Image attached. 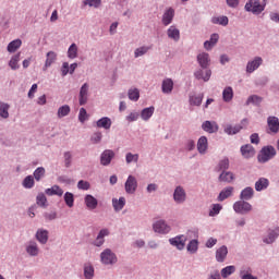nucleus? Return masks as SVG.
<instances>
[{"label": "nucleus", "mask_w": 279, "mask_h": 279, "mask_svg": "<svg viewBox=\"0 0 279 279\" xmlns=\"http://www.w3.org/2000/svg\"><path fill=\"white\" fill-rule=\"evenodd\" d=\"M243 128H247V119H243L241 121V124H238L235 126L228 124L225 128V132H226V134H239V132H241V130H243Z\"/></svg>", "instance_id": "8"}, {"label": "nucleus", "mask_w": 279, "mask_h": 279, "mask_svg": "<svg viewBox=\"0 0 279 279\" xmlns=\"http://www.w3.org/2000/svg\"><path fill=\"white\" fill-rule=\"evenodd\" d=\"M112 158H114V150L112 149H106L100 155V165L102 167H108L112 162Z\"/></svg>", "instance_id": "7"}, {"label": "nucleus", "mask_w": 279, "mask_h": 279, "mask_svg": "<svg viewBox=\"0 0 279 279\" xmlns=\"http://www.w3.org/2000/svg\"><path fill=\"white\" fill-rule=\"evenodd\" d=\"M263 64V58L256 57L253 61H250L246 65V73H254L258 66Z\"/></svg>", "instance_id": "13"}, {"label": "nucleus", "mask_w": 279, "mask_h": 279, "mask_svg": "<svg viewBox=\"0 0 279 279\" xmlns=\"http://www.w3.org/2000/svg\"><path fill=\"white\" fill-rule=\"evenodd\" d=\"M221 205L220 204H214L211 210L209 211V217H215L216 215H219L221 213Z\"/></svg>", "instance_id": "56"}, {"label": "nucleus", "mask_w": 279, "mask_h": 279, "mask_svg": "<svg viewBox=\"0 0 279 279\" xmlns=\"http://www.w3.org/2000/svg\"><path fill=\"white\" fill-rule=\"evenodd\" d=\"M46 195H58V197H62V195H64V191L58 186V185H53L52 187L46 189L45 191Z\"/></svg>", "instance_id": "25"}, {"label": "nucleus", "mask_w": 279, "mask_h": 279, "mask_svg": "<svg viewBox=\"0 0 279 279\" xmlns=\"http://www.w3.org/2000/svg\"><path fill=\"white\" fill-rule=\"evenodd\" d=\"M203 99H204V95L191 96L190 104L191 106H202Z\"/></svg>", "instance_id": "52"}, {"label": "nucleus", "mask_w": 279, "mask_h": 279, "mask_svg": "<svg viewBox=\"0 0 279 279\" xmlns=\"http://www.w3.org/2000/svg\"><path fill=\"white\" fill-rule=\"evenodd\" d=\"M234 271H236V267L227 266L221 269V276H222V278H228V276H232V274H234Z\"/></svg>", "instance_id": "48"}, {"label": "nucleus", "mask_w": 279, "mask_h": 279, "mask_svg": "<svg viewBox=\"0 0 279 279\" xmlns=\"http://www.w3.org/2000/svg\"><path fill=\"white\" fill-rule=\"evenodd\" d=\"M211 23H214V25H222L223 27H226V25H228L229 23V20L226 15L215 16L211 19Z\"/></svg>", "instance_id": "41"}, {"label": "nucleus", "mask_w": 279, "mask_h": 279, "mask_svg": "<svg viewBox=\"0 0 279 279\" xmlns=\"http://www.w3.org/2000/svg\"><path fill=\"white\" fill-rule=\"evenodd\" d=\"M97 128H104V130H110V128H112V120H110V118L105 117L99 119L96 122Z\"/></svg>", "instance_id": "27"}, {"label": "nucleus", "mask_w": 279, "mask_h": 279, "mask_svg": "<svg viewBox=\"0 0 279 279\" xmlns=\"http://www.w3.org/2000/svg\"><path fill=\"white\" fill-rule=\"evenodd\" d=\"M197 149L199 154H206V149H208V138H206V136L199 137L197 142Z\"/></svg>", "instance_id": "26"}, {"label": "nucleus", "mask_w": 279, "mask_h": 279, "mask_svg": "<svg viewBox=\"0 0 279 279\" xmlns=\"http://www.w3.org/2000/svg\"><path fill=\"white\" fill-rule=\"evenodd\" d=\"M56 60H58V54L54 51H49L46 54V62L44 65V71H47V69H49V66H51V64H53V62H56Z\"/></svg>", "instance_id": "20"}, {"label": "nucleus", "mask_w": 279, "mask_h": 279, "mask_svg": "<svg viewBox=\"0 0 279 279\" xmlns=\"http://www.w3.org/2000/svg\"><path fill=\"white\" fill-rule=\"evenodd\" d=\"M263 98L260 96H250L246 100V106H250V104H254L255 106H259V104H262Z\"/></svg>", "instance_id": "50"}, {"label": "nucleus", "mask_w": 279, "mask_h": 279, "mask_svg": "<svg viewBox=\"0 0 279 279\" xmlns=\"http://www.w3.org/2000/svg\"><path fill=\"white\" fill-rule=\"evenodd\" d=\"M234 97V90L232 87H226L222 92V99L226 102L232 101V98Z\"/></svg>", "instance_id": "39"}, {"label": "nucleus", "mask_w": 279, "mask_h": 279, "mask_svg": "<svg viewBox=\"0 0 279 279\" xmlns=\"http://www.w3.org/2000/svg\"><path fill=\"white\" fill-rule=\"evenodd\" d=\"M161 90L166 95H170V93H172L173 90V80L171 78L163 80L161 85Z\"/></svg>", "instance_id": "22"}, {"label": "nucleus", "mask_w": 279, "mask_h": 279, "mask_svg": "<svg viewBox=\"0 0 279 279\" xmlns=\"http://www.w3.org/2000/svg\"><path fill=\"white\" fill-rule=\"evenodd\" d=\"M268 134H278L279 132V119L277 117L270 116L267 119Z\"/></svg>", "instance_id": "6"}, {"label": "nucleus", "mask_w": 279, "mask_h": 279, "mask_svg": "<svg viewBox=\"0 0 279 279\" xmlns=\"http://www.w3.org/2000/svg\"><path fill=\"white\" fill-rule=\"evenodd\" d=\"M226 256H228V247L226 245L216 251V260L218 263H223L226 260Z\"/></svg>", "instance_id": "21"}, {"label": "nucleus", "mask_w": 279, "mask_h": 279, "mask_svg": "<svg viewBox=\"0 0 279 279\" xmlns=\"http://www.w3.org/2000/svg\"><path fill=\"white\" fill-rule=\"evenodd\" d=\"M279 234V228H276L275 230L269 231L268 236L264 239V243H267V245L274 243L276 239H278Z\"/></svg>", "instance_id": "36"}, {"label": "nucleus", "mask_w": 279, "mask_h": 279, "mask_svg": "<svg viewBox=\"0 0 279 279\" xmlns=\"http://www.w3.org/2000/svg\"><path fill=\"white\" fill-rule=\"evenodd\" d=\"M26 252L29 254V256H38V244L36 242H29L26 246Z\"/></svg>", "instance_id": "38"}, {"label": "nucleus", "mask_w": 279, "mask_h": 279, "mask_svg": "<svg viewBox=\"0 0 279 279\" xmlns=\"http://www.w3.org/2000/svg\"><path fill=\"white\" fill-rule=\"evenodd\" d=\"M269 186V180L265 178L258 179L257 182H255V191L260 192L265 191Z\"/></svg>", "instance_id": "32"}, {"label": "nucleus", "mask_w": 279, "mask_h": 279, "mask_svg": "<svg viewBox=\"0 0 279 279\" xmlns=\"http://www.w3.org/2000/svg\"><path fill=\"white\" fill-rule=\"evenodd\" d=\"M36 204H37V206H40L41 208H46L47 196H45V194H43V193H39L36 197Z\"/></svg>", "instance_id": "49"}, {"label": "nucleus", "mask_w": 279, "mask_h": 279, "mask_svg": "<svg viewBox=\"0 0 279 279\" xmlns=\"http://www.w3.org/2000/svg\"><path fill=\"white\" fill-rule=\"evenodd\" d=\"M169 242L178 250H184V245L186 244V236L178 235L175 238L170 239Z\"/></svg>", "instance_id": "12"}, {"label": "nucleus", "mask_w": 279, "mask_h": 279, "mask_svg": "<svg viewBox=\"0 0 279 279\" xmlns=\"http://www.w3.org/2000/svg\"><path fill=\"white\" fill-rule=\"evenodd\" d=\"M173 199L177 204H183V202H186V192L182 186H178L174 190Z\"/></svg>", "instance_id": "11"}, {"label": "nucleus", "mask_w": 279, "mask_h": 279, "mask_svg": "<svg viewBox=\"0 0 279 279\" xmlns=\"http://www.w3.org/2000/svg\"><path fill=\"white\" fill-rule=\"evenodd\" d=\"M234 181V173L231 171H222V173L219 175V182H227L230 184V182Z\"/></svg>", "instance_id": "33"}, {"label": "nucleus", "mask_w": 279, "mask_h": 279, "mask_svg": "<svg viewBox=\"0 0 279 279\" xmlns=\"http://www.w3.org/2000/svg\"><path fill=\"white\" fill-rule=\"evenodd\" d=\"M216 43H219V34H213L210 37V40H207L204 43V48L207 51H210V49H213V47L216 45Z\"/></svg>", "instance_id": "30"}, {"label": "nucleus", "mask_w": 279, "mask_h": 279, "mask_svg": "<svg viewBox=\"0 0 279 279\" xmlns=\"http://www.w3.org/2000/svg\"><path fill=\"white\" fill-rule=\"evenodd\" d=\"M36 239L41 243V245H45L47 241H49V231L45 229H39L36 232Z\"/></svg>", "instance_id": "18"}, {"label": "nucleus", "mask_w": 279, "mask_h": 279, "mask_svg": "<svg viewBox=\"0 0 279 279\" xmlns=\"http://www.w3.org/2000/svg\"><path fill=\"white\" fill-rule=\"evenodd\" d=\"M8 110H10V105L0 102V117L2 119H8L10 117V112H8Z\"/></svg>", "instance_id": "43"}, {"label": "nucleus", "mask_w": 279, "mask_h": 279, "mask_svg": "<svg viewBox=\"0 0 279 279\" xmlns=\"http://www.w3.org/2000/svg\"><path fill=\"white\" fill-rule=\"evenodd\" d=\"M227 169H230V159H228V157H225L219 161L217 166V171H226Z\"/></svg>", "instance_id": "44"}, {"label": "nucleus", "mask_w": 279, "mask_h": 279, "mask_svg": "<svg viewBox=\"0 0 279 279\" xmlns=\"http://www.w3.org/2000/svg\"><path fill=\"white\" fill-rule=\"evenodd\" d=\"M173 16H175V11L173 9H168L162 15V24L167 27V25H171L173 22Z\"/></svg>", "instance_id": "14"}, {"label": "nucleus", "mask_w": 279, "mask_h": 279, "mask_svg": "<svg viewBox=\"0 0 279 279\" xmlns=\"http://www.w3.org/2000/svg\"><path fill=\"white\" fill-rule=\"evenodd\" d=\"M100 260L102 265H116L118 260L117 254H114L110 248H106L100 254Z\"/></svg>", "instance_id": "3"}, {"label": "nucleus", "mask_w": 279, "mask_h": 279, "mask_svg": "<svg viewBox=\"0 0 279 279\" xmlns=\"http://www.w3.org/2000/svg\"><path fill=\"white\" fill-rule=\"evenodd\" d=\"M126 165H131V162H138V154L128 153L125 156Z\"/></svg>", "instance_id": "54"}, {"label": "nucleus", "mask_w": 279, "mask_h": 279, "mask_svg": "<svg viewBox=\"0 0 279 279\" xmlns=\"http://www.w3.org/2000/svg\"><path fill=\"white\" fill-rule=\"evenodd\" d=\"M149 47L147 46H143V47H140L137 49H135V58H141V56H145V53H147V51H149Z\"/></svg>", "instance_id": "55"}, {"label": "nucleus", "mask_w": 279, "mask_h": 279, "mask_svg": "<svg viewBox=\"0 0 279 279\" xmlns=\"http://www.w3.org/2000/svg\"><path fill=\"white\" fill-rule=\"evenodd\" d=\"M233 210L240 215H245L252 210V205L245 201H238L233 204Z\"/></svg>", "instance_id": "4"}, {"label": "nucleus", "mask_w": 279, "mask_h": 279, "mask_svg": "<svg viewBox=\"0 0 279 279\" xmlns=\"http://www.w3.org/2000/svg\"><path fill=\"white\" fill-rule=\"evenodd\" d=\"M72 158H73V156L71 155V151L64 153L65 167H71V159Z\"/></svg>", "instance_id": "62"}, {"label": "nucleus", "mask_w": 279, "mask_h": 279, "mask_svg": "<svg viewBox=\"0 0 279 279\" xmlns=\"http://www.w3.org/2000/svg\"><path fill=\"white\" fill-rule=\"evenodd\" d=\"M270 21H274V23H279V13L278 12H271L269 14Z\"/></svg>", "instance_id": "64"}, {"label": "nucleus", "mask_w": 279, "mask_h": 279, "mask_svg": "<svg viewBox=\"0 0 279 279\" xmlns=\"http://www.w3.org/2000/svg\"><path fill=\"white\" fill-rule=\"evenodd\" d=\"M46 170L44 167H38L34 173H33V178H35L36 182H40V180H43V177L45 175Z\"/></svg>", "instance_id": "47"}, {"label": "nucleus", "mask_w": 279, "mask_h": 279, "mask_svg": "<svg viewBox=\"0 0 279 279\" xmlns=\"http://www.w3.org/2000/svg\"><path fill=\"white\" fill-rule=\"evenodd\" d=\"M68 58H70V60H75V58H77V45L76 44H72L69 49H68Z\"/></svg>", "instance_id": "45"}, {"label": "nucleus", "mask_w": 279, "mask_h": 279, "mask_svg": "<svg viewBox=\"0 0 279 279\" xmlns=\"http://www.w3.org/2000/svg\"><path fill=\"white\" fill-rule=\"evenodd\" d=\"M197 62L202 69H208V65L210 64V57L206 52L199 53L197 56Z\"/></svg>", "instance_id": "17"}, {"label": "nucleus", "mask_w": 279, "mask_h": 279, "mask_svg": "<svg viewBox=\"0 0 279 279\" xmlns=\"http://www.w3.org/2000/svg\"><path fill=\"white\" fill-rule=\"evenodd\" d=\"M141 98V92H138V89H130L129 90V99H131V101H138V99Z\"/></svg>", "instance_id": "53"}, {"label": "nucleus", "mask_w": 279, "mask_h": 279, "mask_svg": "<svg viewBox=\"0 0 279 279\" xmlns=\"http://www.w3.org/2000/svg\"><path fill=\"white\" fill-rule=\"evenodd\" d=\"M84 5H89V8H99V5H101V0H85Z\"/></svg>", "instance_id": "58"}, {"label": "nucleus", "mask_w": 279, "mask_h": 279, "mask_svg": "<svg viewBox=\"0 0 279 279\" xmlns=\"http://www.w3.org/2000/svg\"><path fill=\"white\" fill-rule=\"evenodd\" d=\"M267 3H260L259 0H248L245 4L246 12H252V14H262L265 11Z\"/></svg>", "instance_id": "2"}, {"label": "nucleus", "mask_w": 279, "mask_h": 279, "mask_svg": "<svg viewBox=\"0 0 279 279\" xmlns=\"http://www.w3.org/2000/svg\"><path fill=\"white\" fill-rule=\"evenodd\" d=\"M19 62H21V52L14 54L11 60L9 61V66L12 71H16L20 69Z\"/></svg>", "instance_id": "29"}, {"label": "nucleus", "mask_w": 279, "mask_h": 279, "mask_svg": "<svg viewBox=\"0 0 279 279\" xmlns=\"http://www.w3.org/2000/svg\"><path fill=\"white\" fill-rule=\"evenodd\" d=\"M168 38H171V40H174L178 43L180 40V29H178L175 26H170L167 31Z\"/></svg>", "instance_id": "24"}, {"label": "nucleus", "mask_w": 279, "mask_h": 279, "mask_svg": "<svg viewBox=\"0 0 279 279\" xmlns=\"http://www.w3.org/2000/svg\"><path fill=\"white\" fill-rule=\"evenodd\" d=\"M64 202L69 208H73V205L75 204V198L73 196V193L66 192L64 194Z\"/></svg>", "instance_id": "46"}, {"label": "nucleus", "mask_w": 279, "mask_h": 279, "mask_svg": "<svg viewBox=\"0 0 279 279\" xmlns=\"http://www.w3.org/2000/svg\"><path fill=\"white\" fill-rule=\"evenodd\" d=\"M34 177L32 175H27L24 180L22 185L24 186V189H34Z\"/></svg>", "instance_id": "51"}, {"label": "nucleus", "mask_w": 279, "mask_h": 279, "mask_svg": "<svg viewBox=\"0 0 279 279\" xmlns=\"http://www.w3.org/2000/svg\"><path fill=\"white\" fill-rule=\"evenodd\" d=\"M85 205L89 210H95V208H97L98 202L97 198H95V196L87 194L85 196Z\"/></svg>", "instance_id": "23"}, {"label": "nucleus", "mask_w": 279, "mask_h": 279, "mask_svg": "<svg viewBox=\"0 0 279 279\" xmlns=\"http://www.w3.org/2000/svg\"><path fill=\"white\" fill-rule=\"evenodd\" d=\"M94 274H95V269L93 268V266L85 267V269H84L85 278L90 279V278H93Z\"/></svg>", "instance_id": "60"}, {"label": "nucleus", "mask_w": 279, "mask_h": 279, "mask_svg": "<svg viewBox=\"0 0 279 279\" xmlns=\"http://www.w3.org/2000/svg\"><path fill=\"white\" fill-rule=\"evenodd\" d=\"M187 252H191L192 254H195V252H197V240H192L187 244Z\"/></svg>", "instance_id": "59"}, {"label": "nucleus", "mask_w": 279, "mask_h": 279, "mask_svg": "<svg viewBox=\"0 0 279 279\" xmlns=\"http://www.w3.org/2000/svg\"><path fill=\"white\" fill-rule=\"evenodd\" d=\"M101 137H102L101 132L95 133L92 136V143H95V144L100 143L101 142Z\"/></svg>", "instance_id": "63"}, {"label": "nucleus", "mask_w": 279, "mask_h": 279, "mask_svg": "<svg viewBox=\"0 0 279 279\" xmlns=\"http://www.w3.org/2000/svg\"><path fill=\"white\" fill-rule=\"evenodd\" d=\"M77 189L81 191H88L90 189V183L88 181L81 180L77 183Z\"/></svg>", "instance_id": "57"}, {"label": "nucleus", "mask_w": 279, "mask_h": 279, "mask_svg": "<svg viewBox=\"0 0 279 279\" xmlns=\"http://www.w3.org/2000/svg\"><path fill=\"white\" fill-rule=\"evenodd\" d=\"M86 119H88V113L86 112L85 108H81L78 113V121H81V123H84Z\"/></svg>", "instance_id": "61"}, {"label": "nucleus", "mask_w": 279, "mask_h": 279, "mask_svg": "<svg viewBox=\"0 0 279 279\" xmlns=\"http://www.w3.org/2000/svg\"><path fill=\"white\" fill-rule=\"evenodd\" d=\"M110 234V231L108 229H101L96 238L95 245L97 247H101V244L105 243L104 238L108 236Z\"/></svg>", "instance_id": "28"}, {"label": "nucleus", "mask_w": 279, "mask_h": 279, "mask_svg": "<svg viewBox=\"0 0 279 279\" xmlns=\"http://www.w3.org/2000/svg\"><path fill=\"white\" fill-rule=\"evenodd\" d=\"M204 132H208V134H215V132H218L219 125H217V122H210L205 121L202 125Z\"/></svg>", "instance_id": "15"}, {"label": "nucleus", "mask_w": 279, "mask_h": 279, "mask_svg": "<svg viewBox=\"0 0 279 279\" xmlns=\"http://www.w3.org/2000/svg\"><path fill=\"white\" fill-rule=\"evenodd\" d=\"M80 106H85L86 101H88V85L85 83L80 90Z\"/></svg>", "instance_id": "16"}, {"label": "nucleus", "mask_w": 279, "mask_h": 279, "mask_svg": "<svg viewBox=\"0 0 279 279\" xmlns=\"http://www.w3.org/2000/svg\"><path fill=\"white\" fill-rule=\"evenodd\" d=\"M70 113H71V107H69V105H64L58 109L57 116L59 119H62L64 117H69Z\"/></svg>", "instance_id": "42"}, {"label": "nucleus", "mask_w": 279, "mask_h": 279, "mask_svg": "<svg viewBox=\"0 0 279 279\" xmlns=\"http://www.w3.org/2000/svg\"><path fill=\"white\" fill-rule=\"evenodd\" d=\"M254 197V189L252 187H245L241 194H240V199H244V201H250Z\"/></svg>", "instance_id": "35"}, {"label": "nucleus", "mask_w": 279, "mask_h": 279, "mask_svg": "<svg viewBox=\"0 0 279 279\" xmlns=\"http://www.w3.org/2000/svg\"><path fill=\"white\" fill-rule=\"evenodd\" d=\"M154 232H157L158 234H169L171 232V227L167 225L165 220L156 221L153 225Z\"/></svg>", "instance_id": "5"}, {"label": "nucleus", "mask_w": 279, "mask_h": 279, "mask_svg": "<svg viewBox=\"0 0 279 279\" xmlns=\"http://www.w3.org/2000/svg\"><path fill=\"white\" fill-rule=\"evenodd\" d=\"M23 41L21 39H14L8 45L7 50L9 51V53H14L17 49H21Z\"/></svg>", "instance_id": "34"}, {"label": "nucleus", "mask_w": 279, "mask_h": 279, "mask_svg": "<svg viewBox=\"0 0 279 279\" xmlns=\"http://www.w3.org/2000/svg\"><path fill=\"white\" fill-rule=\"evenodd\" d=\"M156 109L154 107H148L142 110L141 112V118L143 119V121H149V119H151V117H154V111Z\"/></svg>", "instance_id": "37"}, {"label": "nucleus", "mask_w": 279, "mask_h": 279, "mask_svg": "<svg viewBox=\"0 0 279 279\" xmlns=\"http://www.w3.org/2000/svg\"><path fill=\"white\" fill-rule=\"evenodd\" d=\"M112 206H113L114 210H117V211L123 210V208L125 206V197H120L119 199L113 198Z\"/></svg>", "instance_id": "40"}, {"label": "nucleus", "mask_w": 279, "mask_h": 279, "mask_svg": "<svg viewBox=\"0 0 279 279\" xmlns=\"http://www.w3.org/2000/svg\"><path fill=\"white\" fill-rule=\"evenodd\" d=\"M232 193H234V187L229 186L222 190L218 196V202H223L225 199H228V197H231Z\"/></svg>", "instance_id": "31"}, {"label": "nucleus", "mask_w": 279, "mask_h": 279, "mask_svg": "<svg viewBox=\"0 0 279 279\" xmlns=\"http://www.w3.org/2000/svg\"><path fill=\"white\" fill-rule=\"evenodd\" d=\"M240 151L243 158L246 159L254 158V156H256V149H254V146H252L251 144L241 146Z\"/></svg>", "instance_id": "10"}, {"label": "nucleus", "mask_w": 279, "mask_h": 279, "mask_svg": "<svg viewBox=\"0 0 279 279\" xmlns=\"http://www.w3.org/2000/svg\"><path fill=\"white\" fill-rule=\"evenodd\" d=\"M276 154L277 151L274 146H264L257 156L258 162H269V160H271Z\"/></svg>", "instance_id": "1"}, {"label": "nucleus", "mask_w": 279, "mask_h": 279, "mask_svg": "<svg viewBox=\"0 0 279 279\" xmlns=\"http://www.w3.org/2000/svg\"><path fill=\"white\" fill-rule=\"evenodd\" d=\"M125 192L129 194L136 193V189L138 187V182L134 175H129L125 182Z\"/></svg>", "instance_id": "9"}, {"label": "nucleus", "mask_w": 279, "mask_h": 279, "mask_svg": "<svg viewBox=\"0 0 279 279\" xmlns=\"http://www.w3.org/2000/svg\"><path fill=\"white\" fill-rule=\"evenodd\" d=\"M213 75V72L210 70H198L194 73V76L196 80H203V82H208L210 80V76Z\"/></svg>", "instance_id": "19"}]
</instances>
